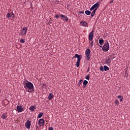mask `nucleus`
<instances>
[{
	"label": "nucleus",
	"mask_w": 130,
	"mask_h": 130,
	"mask_svg": "<svg viewBox=\"0 0 130 130\" xmlns=\"http://www.w3.org/2000/svg\"><path fill=\"white\" fill-rule=\"evenodd\" d=\"M115 104H116V105H119V101L118 100H116L115 101Z\"/></svg>",
	"instance_id": "393cba45"
},
{
	"label": "nucleus",
	"mask_w": 130,
	"mask_h": 130,
	"mask_svg": "<svg viewBox=\"0 0 130 130\" xmlns=\"http://www.w3.org/2000/svg\"><path fill=\"white\" fill-rule=\"evenodd\" d=\"M60 17L61 18H62V20L66 21V22H68V21H69V18H68L67 16L61 14Z\"/></svg>",
	"instance_id": "9b49d317"
},
{
	"label": "nucleus",
	"mask_w": 130,
	"mask_h": 130,
	"mask_svg": "<svg viewBox=\"0 0 130 130\" xmlns=\"http://www.w3.org/2000/svg\"><path fill=\"white\" fill-rule=\"evenodd\" d=\"M54 95L52 93H49V95L48 96V100L50 101L52 98H53Z\"/></svg>",
	"instance_id": "4468645a"
},
{
	"label": "nucleus",
	"mask_w": 130,
	"mask_h": 130,
	"mask_svg": "<svg viewBox=\"0 0 130 130\" xmlns=\"http://www.w3.org/2000/svg\"><path fill=\"white\" fill-rule=\"evenodd\" d=\"M100 7V5L98 3L95 4L93 6L91 7V8L90 9V11H93V10H97L98 8Z\"/></svg>",
	"instance_id": "0eeeda50"
},
{
	"label": "nucleus",
	"mask_w": 130,
	"mask_h": 130,
	"mask_svg": "<svg viewBox=\"0 0 130 130\" xmlns=\"http://www.w3.org/2000/svg\"><path fill=\"white\" fill-rule=\"evenodd\" d=\"M75 57H76L78 59L76 62V67L77 68H79V67L80 66V62L81 61V59H82V57H81L80 55L76 54L75 55Z\"/></svg>",
	"instance_id": "20e7f679"
},
{
	"label": "nucleus",
	"mask_w": 130,
	"mask_h": 130,
	"mask_svg": "<svg viewBox=\"0 0 130 130\" xmlns=\"http://www.w3.org/2000/svg\"><path fill=\"white\" fill-rule=\"evenodd\" d=\"M96 11H97V9H95V10H94L91 14V18H93V17H94V15H95V13H96Z\"/></svg>",
	"instance_id": "f3484780"
},
{
	"label": "nucleus",
	"mask_w": 130,
	"mask_h": 130,
	"mask_svg": "<svg viewBox=\"0 0 130 130\" xmlns=\"http://www.w3.org/2000/svg\"><path fill=\"white\" fill-rule=\"evenodd\" d=\"M113 1H111V2L110 3V4H112V3H113Z\"/></svg>",
	"instance_id": "c9c22d12"
},
{
	"label": "nucleus",
	"mask_w": 130,
	"mask_h": 130,
	"mask_svg": "<svg viewBox=\"0 0 130 130\" xmlns=\"http://www.w3.org/2000/svg\"><path fill=\"white\" fill-rule=\"evenodd\" d=\"M49 130H53V127H50L49 128Z\"/></svg>",
	"instance_id": "72a5a7b5"
},
{
	"label": "nucleus",
	"mask_w": 130,
	"mask_h": 130,
	"mask_svg": "<svg viewBox=\"0 0 130 130\" xmlns=\"http://www.w3.org/2000/svg\"><path fill=\"white\" fill-rule=\"evenodd\" d=\"M117 98L119 99L120 102H122V100H123V98L121 95H118Z\"/></svg>",
	"instance_id": "6ab92c4d"
},
{
	"label": "nucleus",
	"mask_w": 130,
	"mask_h": 130,
	"mask_svg": "<svg viewBox=\"0 0 130 130\" xmlns=\"http://www.w3.org/2000/svg\"><path fill=\"white\" fill-rule=\"evenodd\" d=\"M24 87L25 88L26 91L28 93H32L34 92V85L31 82H29L28 80L24 81Z\"/></svg>",
	"instance_id": "f257e3e1"
},
{
	"label": "nucleus",
	"mask_w": 130,
	"mask_h": 130,
	"mask_svg": "<svg viewBox=\"0 0 130 130\" xmlns=\"http://www.w3.org/2000/svg\"><path fill=\"white\" fill-rule=\"evenodd\" d=\"M85 79H86V80H87L88 81H89V80H90V76H89V75H88L87 76H86L85 77Z\"/></svg>",
	"instance_id": "c756f323"
},
{
	"label": "nucleus",
	"mask_w": 130,
	"mask_h": 130,
	"mask_svg": "<svg viewBox=\"0 0 130 130\" xmlns=\"http://www.w3.org/2000/svg\"><path fill=\"white\" fill-rule=\"evenodd\" d=\"M99 43H100V45H103V43H104V40L100 39L99 40Z\"/></svg>",
	"instance_id": "a211bd4d"
},
{
	"label": "nucleus",
	"mask_w": 130,
	"mask_h": 130,
	"mask_svg": "<svg viewBox=\"0 0 130 130\" xmlns=\"http://www.w3.org/2000/svg\"><path fill=\"white\" fill-rule=\"evenodd\" d=\"M45 123V121L43 119H40L38 121V123L40 126H43L44 125V123Z\"/></svg>",
	"instance_id": "1a4fd4ad"
},
{
	"label": "nucleus",
	"mask_w": 130,
	"mask_h": 130,
	"mask_svg": "<svg viewBox=\"0 0 130 130\" xmlns=\"http://www.w3.org/2000/svg\"><path fill=\"white\" fill-rule=\"evenodd\" d=\"M85 14L87 15V16H89V15H91V12L89 10H86L85 11Z\"/></svg>",
	"instance_id": "aec40b11"
},
{
	"label": "nucleus",
	"mask_w": 130,
	"mask_h": 130,
	"mask_svg": "<svg viewBox=\"0 0 130 130\" xmlns=\"http://www.w3.org/2000/svg\"><path fill=\"white\" fill-rule=\"evenodd\" d=\"M43 115V113L41 112L40 113H39L38 114V118H41V117H42Z\"/></svg>",
	"instance_id": "b1692460"
},
{
	"label": "nucleus",
	"mask_w": 130,
	"mask_h": 130,
	"mask_svg": "<svg viewBox=\"0 0 130 130\" xmlns=\"http://www.w3.org/2000/svg\"><path fill=\"white\" fill-rule=\"evenodd\" d=\"M7 117H8V114H7V113H4L2 115V118L3 119H6Z\"/></svg>",
	"instance_id": "ddd939ff"
},
{
	"label": "nucleus",
	"mask_w": 130,
	"mask_h": 130,
	"mask_svg": "<svg viewBox=\"0 0 130 130\" xmlns=\"http://www.w3.org/2000/svg\"><path fill=\"white\" fill-rule=\"evenodd\" d=\"M88 84V81L87 80H84L83 81V86L84 87H86V85H87Z\"/></svg>",
	"instance_id": "5701e85b"
},
{
	"label": "nucleus",
	"mask_w": 130,
	"mask_h": 130,
	"mask_svg": "<svg viewBox=\"0 0 130 130\" xmlns=\"http://www.w3.org/2000/svg\"><path fill=\"white\" fill-rule=\"evenodd\" d=\"M28 31V27H23L19 32V35L20 36H26V34H27V31Z\"/></svg>",
	"instance_id": "f03ea898"
},
{
	"label": "nucleus",
	"mask_w": 130,
	"mask_h": 130,
	"mask_svg": "<svg viewBox=\"0 0 130 130\" xmlns=\"http://www.w3.org/2000/svg\"><path fill=\"white\" fill-rule=\"evenodd\" d=\"M85 54L86 56V59L87 60H90V58L91 57V51L89 49H87L86 50Z\"/></svg>",
	"instance_id": "39448f33"
},
{
	"label": "nucleus",
	"mask_w": 130,
	"mask_h": 130,
	"mask_svg": "<svg viewBox=\"0 0 130 130\" xmlns=\"http://www.w3.org/2000/svg\"><path fill=\"white\" fill-rule=\"evenodd\" d=\"M106 63H107V64L109 65L110 64V63H111V58H109L108 59H107L106 60Z\"/></svg>",
	"instance_id": "2eb2a0df"
},
{
	"label": "nucleus",
	"mask_w": 130,
	"mask_h": 130,
	"mask_svg": "<svg viewBox=\"0 0 130 130\" xmlns=\"http://www.w3.org/2000/svg\"><path fill=\"white\" fill-rule=\"evenodd\" d=\"M93 37H94V30H92L89 35V40L92 41L93 40Z\"/></svg>",
	"instance_id": "9d476101"
},
{
	"label": "nucleus",
	"mask_w": 130,
	"mask_h": 130,
	"mask_svg": "<svg viewBox=\"0 0 130 130\" xmlns=\"http://www.w3.org/2000/svg\"><path fill=\"white\" fill-rule=\"evenodd\" d=\"M100 70L101 72H104V68H103V67L102 66V67H100Z\"/></svg>",
	"instance_id": "c85d7f7f"
},
{
	"label": "nucleus",
	"mask_w": 130,
	"mask_h": 130,
	"mask_svg": "<svg viewBox=\"0 0 130 130\" xmlns=\"http://www.w3.org/2000/svg\"><path fill=\"white\" fill-rule=\"evenodd\" d=\"M110 46H109V43L108 41H107L106 43H105L103 46V47L102 48V50L103 51H104L105 52H107L108 50H109Z\"/></svg>",
	"instance_id": "7ed1b4c3"
},
{
	"label": "nucleus",
	"mask_w": 130,
	"mask_h": 130,
	"mask_svg": "<svg viewBox=\"0 0 130 130\" xmlns=\"http://www.w3.org/2000/svg\"><path fill=\"white\" fill-rule=\"evenodd\" d=\"M38 126H36V130L38 129Z\"/></svg>",
	"instance_id": "f704fd0d"
},
{
	"label": "nucleus",
	"mask_w": 130,
	"mask_h": 130,
	"mask_svg": "<svg viewBox=\"0 0 130 130\" xmlns=\"http://www.w3.org/2000/svg\"><path fill=\"white\" fill-rule=\"evenodd\" d=\"M100 47H101V48H102V45H100Z\"/></svg>",
	"instance_id": "e433bc0d"
},
{
	"label": "nucleus",
	"mask_w": 130,
	"mask_h": 130,
	"mask_svg": "<svg viewBox=\"0 0 130 130\" xmlns=\"http://www.w3.org/2000/svg\"><path fill=\"white\" fill-rule=\"evenodd\" d=\"M16 108H17V112L18 113L23 112V111H24V108L21 106L17 105Z\"/></svg>",
	"instance_id": "6e6552de"
},
{
	"label": "nucleus",
	"mask_w": 130,
	"mask_h": 130,
	"mask_svg": "<svg viewBox=\"0 0 130 130\" xmlns=\"http://www.w3.org/2000/svg\"><path fill=\"white\" fill-rule=\"evenodd\" d=\"M20 42L21 43H25V40L24 39H21L20 40Z\"/></svg>",
	"instance_id": "cd10ccee"
},
{
	"label": "nucleus",
	"mask_w": 130,
	"mask_h": 130,
	"mask_svg": "<svg viewBox=\"0 0 130 130\" xmlns=\"http://www.w3.org/2000/svg\"><path fill=\"white\" fill-rule=\"evenodd\" d=\"M55 18H56V19H58V18H59V15L58 14H56V15H55Z\"/></svg>",
	"instance_id": "7c9ffc66"
},
{
	"label": "nucleus",
	"mask_w": 130,
	"mask_h": 130,
	"mask_svg": "<svg viewBox=\"0 0 130 130\" xmlns=\"http://www.w3.org/2000/svg\"><path fill=\"white\" fill-rule=\"evenodd\" d=\"M84 11H79V14H84Z\"/></svg>",
	"instance_id": "473e14b6"
},
{
	"label": "nucleus",
	"mask_w": 130,
	"mask_h": 130,
	"mask_svg": "<svg viewBox=\"0 0 130 130\" xmlns=\"http://www.w3.org/2000/svg\"><path fill=\"white\" fill-rule=\"evenodd\" d=\"M93 43H94V42L93 41H91V42L90 43V45H91V47H93Z\"/></svg>",
	"instance_id": "2f4dec72"
},
{
	"label": "nucleus",
	"mask_w": 130,
	"mask_h": 130,
	"mask_svg": "<svg viewBox=\"0 0 130 130\" xmlns=\"http://www.w3.org/2000/svg\"><path fill=\"white\" fill-rule=\"evenodd\" d=\"M88 23L86 22V21H81L80 22V25L83 26V27H86Z\"/></svg>",
	"instance_id": "f8f14e48"
},
{
	"label": "nucleus",
	"mask_w": 130,
	"mask_h": 130,
	"mask_svg": "<svg viewBox=\"0 0 130 130\" xmlns=\"http://www.w3.org/2000/svg\"><path fill=\"white\" fill-rule=\"evenodd\" d=\"M83 83V80H80L79 82H78V87H80V86H81V84H82Z\"/></svg>",
	"instance_id": "a878e982"
},
{
	"label": "nucleus",
	"mask_w": 130,
	"mask_h": 130,
	"mask_svg": "<svg viewBox=\"0 0 130 130\" xmlns=\"http://www.w3.org/2000/svg\"><path fill=\"white\" fill-rule=\"evenodd\" d=\"M25 126L27 129H30V127H31V121L27 120L25 123Z\"/></svg>",
	"instance_id": "423d86ee"
},
{
	"label": "nucleus",
	"mask_w": 130,
	"mask_h": 130,
	"mask_svg": "<svg viewBox=\"0 0 130 130\" xmlns=\"http://www.w3.org/2000/svg\"><path fill=\"white\" fill-rule=\"evenodd\" d=\"M104 71H109V68H108V67L106 66H104Z\"/></svg>",
	"instance_id": "412c9836"
},
{
	"label": "nucleus",
	"mask_w": 130,
	"mask_h": 130,
	"mask_svg": "<svg viewBox=\"0 0 130 130\" xmlns=\"http://www.w3.org/2000/svg\"><path fill=\"white\" fill-rule=\"evenodd\" d=\"M0 93H1V89H0Z\"/></svg>",
	"instance_id": "4c0bfd02"
},
{
	"label": "nucleus",
	"mask_w": 130,
	"mask_h": 130,
	"mask_svg": "<svg viewBox=\"0 0 130 130\" xmlns=\"http://www.w3.org/2000/svg\"><path fill=\"white\" fill-rule=\"evenodd\" d=\"M11 17H12V18H14L15 17V14H14V12H13V11H12L11 12V14H10Z\"/></svg>",
	"instance_id": "bb28decb"
},
{
	"label": "nucleus",
	"mask_w": 130,
	"mask_h": 130,
	"mask_svg": "<svg viewBox=\"0 0 130 130\" xmlns=\"http://www.w3.org/2000/svg\"><path fill=\"white\" fill-rule=\"evenodd\" d=\"M29 109L30 110V111H34L36 108H35V106H31L29 107Z\"/></svg>",
	"instance_id": "dca6fc26"
},
{
	"label": "nucleus",
	"mask_w": 130,
	"mask_h": 130,
	"mask_svg": "<svg viewBox=\"0 0 130 130\" xmlns=\"http://www.w3.org/2000/svg\"><path fill=\"white\" fill-rule=\"evenodd\" d=\"M6 17L8 19H10V18H12V16H11V14L10 13H8L7 14Z\"/></svg>",
	"instance_id": "4be33fe9"
}]
</instances>
